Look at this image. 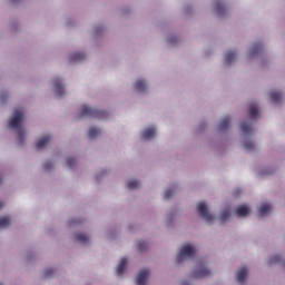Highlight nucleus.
I'll list each match as a JSON object with an SVG mask.
<instances>
[{"instance_id": "16", "label": "nucleus", "mask_w": 285, "mask_h": 285, "mask_svg": "<svg viewBox=\"0 0 285 285\" xmlns=\"http://www.w3.org/2000/svg\"><path fill=\"white\" fill-rule=\"evenodd\" d=\"M237 59V53L235 51H229L225 56V63L229 65L233 63Z\"/></svg>"}, {"instance_id": "11", "label": "nucleus", "mask_w": 285, "mask_h": 285, "mask_svg": "<svg viewBox=\"0 0 285 285\" xmlns=\"http://www.w3.org/2000/svg\"><path fill=\"white\" fill-rule=\"evenodd\" d=\"M269 99L272 104H279V101L284 99V95H282V92L279 91H272L269 94Z\"/></svg>"}, {"instance_id": "37", "label": "nucleus", "mask_w": 285, "mask_h": 285, "mask_svg": "<svg viewBox=\"0 0 285 285\" xmlns=\"http://www.w3.org/2000/svg\"><path fill=\"white\" fill-rule=\"evenodd\" d=\"M2 179L0 178V184H1Z\"/></svg>"}, {"instance_id": "19", "label": "nucleus", "mask_w": 285, "mask_h": 285, "mask_svg": "<svg viewBox=\"0 0 285 285\" xmlns=\"http://www.w3.org/2000/svg\"><path fill=\"white\" fill-rule=\"evenodd\" d=\"M228 126H230V117H225L222 119L219 124L220 130H228Z\"/></svg>"}, {"instance_id": "20", "label": "nucleus", "mask_w": 285, "mask_h": 285, "mask_svg": "<svg viewBox=\"0 0 285 285\" xmlns=\"http://www.w3.org/2000/svg\"><path fill=\"white\" fill-rule=\"evenodd\" d=\"M259 52H262V43L253 45L249 57H255V55H259Z\"/></svg>"}, {"instance_id": "7", "label": "nucleus", "mask_w": 285, "mask_h": 285, "mask_svg": "<svg viewBox=\"0 0 285 285\" xmlns=\"http://www.w3.org/2000/svg\"><path fill=\"white\" fill-rule=\"evenodd\" d=\"M235 214L237 217H246V215H250V207L242 205L235 209Z\"/></svg>"}, {"instance_id": "28", "label": "nucleus", "mask_w": 285, "mask_h": 285, "mask_svg": "<svg viewBox=\"0 0 285 285\" xmlns=\"http://www.w3.org/2000/svg\"><path fill=\"white\" fill-rule=\"evenodd\" d=\"M137 248L140 252L146 250V248H148V243H146V240H138Z\"/></svg>"}, {"instance_id": "10", "label": "nucleus", "mask_w": 285, "mask_h": 285, "mask_svg": "<svg viewBox=\"0 0 285 285\" xmlns=\"http://www.w3.org/2000/svg\"><path fill=\"white\" fill-rule=\"evenodd\" d=\"M157 135V129L155 127H149L145 129V131L141 135V138L147 140V139H153Z\"/></svg>"}, {"instance_id": "3", "label": "nucleus", "mask_w": 285, "mask_h": 285, "mask_svg": "<svg viewBox=\"0 0 285 285\" xmlns=\"http://www.w3.org/2000/svg\"><path fill=\"white\" fill-rule=\"evenodd\" d=\"M195 255V246L185 245L181 247L180 253L176 256L177 264H181L184 259H188Z\"/></svg>"}, {"instance_id": "13", "label": "nucleus", "mask_w": 285, "mask_h": 285, "mask_svg": "<svg viewBox=\"0 0 285 285\" xmlns=\"http://www.w3.org/2000/svg\"><path fill=\"white\" fill-rule=\"evenodd\" d=\"M126 266H128V258H121L116 269L117 275L119 276L124 275V272L126 271Z\"/></svg>"}, {"instance_id": "12", "label": "nucleus", "mask_w": 285, "mask_h": 285, "mask_svg": "<svg viewBox=\"0 0 285 285\" xmlns=\"http://www.w3.org/2000/svg\"><path fill=\"white\" fill-rule=\"evenodd\" d=\"M248 277V269L246 267H240L236 273V279L238 282H244Z\"/></svg>"}, {"instance_id": "25", "label": "nucleus", "mask_w": 285, "mask_h": 285, "mask_svg": "<svg viewBox=\"0 0 285 285\" xmlns=\"http://www.w3.org/2000/svg\"><path fill=\"white\" fill-rule=\"evenodd\" d=\"M244 148L247 153H253V150H255V144L250 140H246L244 142Z\"/></svg>"}, {"instance_id": "33", "label": "nucleus", "mask_w": 285, "mask_h": 285, "mask_svg": "<svg viewBox=\"0 0 285 285\" xmlns=\"http://www.w3.org/2000/svg\"><path fill=\"white\" fill-rule=\"evenodd\" d=\"M55 273V269L48 268L45 271V277H50Z\"/></svg>"}, {"instance_id": "36", "label": "nucleus", "mask_w": 285, "mask_h": 285, "mask_svg": "<svg viewBox=\"0 0 285 285\" xmlns=\"http://www.w3.org/2000/svg\"><path fill=\"white\" fill-rule=\"evenodd\" d=\"M170 41V43H173V40H169Z\"/></svg>"}, {"instance_id": "24", "label": "nucleus", "mask_w": 285, "mask_h": 285, "mask_svg": "<svg viewBox=\"0 0 285 285\" xmlns=\"http://www.w3.org/2000/svg\"><path fill=\"white\" fill-rule=\"evenodd\" d=\"M100 130L95 128V127H91L88 131V137L89 139H95V137H98V135H100Z\"/></svg>"}, {"instance_id": "18", "label": "nucleus", "mask_w": 285, "mask_h": 285, "mask_svg": "<svg viewBox=\"0 0 285 285\" xmlns=\"http://www.w3.org/2000/svg\"><path fill=\"white\" fill-rule=\"evenodd\" d=\"M86 59V53L77 52L70 56V61H83Z\"/></svg>"}, {"instance_id": "8", "label": "nucleus", "mask_w": 285, "mask_h": 285, "mask_svg": "<svg viewBox=\"0 0 285 285\" xmlns=\"http://www.w3.org/2000/svg\"><path fill=\"white\" fill-rule=\"evenodd\" d=\"M51 139H52V137H50V136H45V137L40 138L36 142V148L38 150H41V148H46L50 144Z\"/></svg>"}, {"instance_id": "4", "label": "nucleus", "mask_w": 285, "mask_h": 285, "mask_svg": "<svg viewBox=\"0 0 285 285\" xmlns=\"http://www.w3.org/2000/svg\"><path fill=\"white\" fill-rule=\"evenodd\" d=\"M198 214L205 219V222H213L214 217L208 212V206H206L205 202H200L198 204Z\"/></svg>"}, {"instance_id": "27", "label": "nucleus", "mask_w": 285, "mask_h": 285, "mask_svg": "<svg viewBox=\"0 0 285 285\" xmlns=\"http://www.w3.org/2000/svg\"><path fill=\"white\" fill-rule=\"evenodd\" d=\"M140 183L139 180H131L127 184L129 190H135V188H139Z\"/></svg>"}, {"instance_id": "29", "label": "nucleus", "mask_w": 285, "mask_h": 285, "mask_svg": "<svg viewBox=\"0 0 285 285\" xmlns=\"http://www.w3.org/2000/svg\"><path fill=\"white\" fill-rule=\"evenodd\" d=\"M230 218V210L226 209L220 214V220L226 222Z\"/></svg>"}, {"instance_id": "34", "label": "nucleus", "mask_w": 285, "mask_h": 285, "mask_svg": "<svg viewBox=\"0 0 285 285\" xmlns=\"http://www.w3.org/2000/svg\"><path fill=\"white\" fill-rule=\"evenodd\" d=\"M281 259H282L281 256H279V255H276V256H274V257L272 258L271 263L273 264V263H275V262H279Z\"/></svg>"}, {"instance_id": "22", "label": "nucleus", "mask_w": 285, "mask_h": 285, "mask_svg": "<svg viewBox=\"0 0 285 285\" xmlns=\"http://www.w3.org/2000/svg\"><path fill=\"white\" fill-rule=\"evenodd\" d=\"M216 12L217 14H224L226 12V7L222 0L216 1Z\"/></svg>"}, {"instance_id": "17", "label": "nucleus", "mask_w": 285, "mask_h": 285, "mask_svg": "<svg viewBox=\"0 0 285 285\" xmlns=\"http://www.w3.org/2000/svg\"><path fill=\"white\" fill-rule=\"evenodd\" d=\"M240 130L244 135H250L253 132V126L248 125V122H242Z\"/></svg>"}, {"instance_id": "32", "label": "nucleus", "mask_w": 285, "mask_h": 285, "mask_svg": "<svg viewBox=\"0 0 285 285\" xmlns=\"http://www.w3.org/2000/svg\"><path fill=\"white\" fill-rule=\"evenodd\" d=\"M52 168H53L52 161L45 163V170H52Z\"/></svg>"}, {"instance_id": "6", "label": "nucleus", "mask_w": 285, "mask_h": 285, "mask_svg": "<svg viewBox=\"0 0 285 285\" xmlns=\"http://www.w3.org/2000/svg\"><path fill=\"white\" fill-rule=\"evenodd\" d=\"M53 88H55V95L58 97H63L66 95V89L63 88V83L61 82V79L57 78L53 81Z\"/></svg>"}, {"instance_id": "26", "label": "nucleus", "mask_w": 285, "mask_h": 285, "mask_svg": "<svg viewBox=\"0 0 285 285\" xmlns=\"http://www.w3.org/2000/svg\"><path fill=\"white\" fill-rule=\"evenodd\" d=\"M136 90H137L138 92H144V90H146V81H144V80H138V81L136 82Z\"/></svg>"}, {"instance_id": "9", "label": "nucleus", "mask_w": 285, "mask_h": 285, "mask_svg": "<svg viewBox=\"0 0 285 285\" xmlns=\"http://www.w3.org/2000/svg\"><path fill=\"white\" fill-rule=\"evenodd\" d=\"M271 210H273V206L271 204H263L258 208V217H266Z\"/></svg>"}, {"instance_id": "31", "label": "nucleus", "mask_w": 285, "mask_h": 285, "mask_svg": "<svg viewBox=\"0 0 285 285\" xmlns=\"http://www.w3.org/2000/svg\"><path fill=\"white\" fill-rule=\"evenodd\" d=\"M76 164H77V159H75V158H67V166H68V168L75 167Z\"/></svg>"}, {"instance_id": "15", "label": "nucleus", "mask_w": 285, "mask_h": 285, "mask_svg": "<svg viewBox=\"0 0 285 285\" xmlns=\"http://www.w3.org/2000/svg\"><path fill=\"white\" fill-rule=\"evenodd\" d=\"M208 275H210V272L206 267H198L194 272V277H208Z\"/></svg>"}, {"instance_id": "21", "label": "nucleus", "mask_w": 285, "mask_h": 285, "mask_svg": "<svg viewBox=\"0 0 285 285\" xmlns=\"http://www.w3.org/2000/svg\"><path fill=\"white\" fill-rule=\"evenodd\" d=\"M76 239L77 242H79L80 244H88V242L90 240V238L88 237V235L86 234H76Z\"/></svg>"}, {"instance_id": "23", "label": "nucleus", "mask_w": 285, "mask_h": 285, "mask_svg": "<svg viewBox=\"0 0 285 285\" xmlns=\"http://www.w3.org/2000/svg\"><path fill=\"white\" fill-rule=\"evenodd\" d=\"M12 220L10 219V217H0V228H8V226H10Z\"/></svg>"}, {"instance_id": "2", "label": "nucleus", "mask_w": 285, "mask_h": 285, "mask_svg": "<svg viewBox=\"0 0 285 285\" xmlns=\"http://www.w3.org/2000/svg\"><path fill=\"white\" fill-rule=\"evenodd\" d=\"M81 117H92L94 119H108V112L104 110L92 109L90 106L83 105L80 108Z\"/></svg>"}, {"instance_id": "14", "label": "nucleus", "mask_w": 285, "mask_h": 285, "mask_svg": "<svg viewBox=\"0 0 285 285\" xmlns=\"http://www.w3.org/2000/svg\"><path fill=\"white\" fill-rule=\"evenodd\" d=\"M248 115H249L250 119H258V117H259V108H257V105L252 104L249 106Z\"/></svg>"}, {"instance_id": "1", "label": "nucleus", "mask_w": 285, "mask_h": 285, "mask_svg": "<svg viewBox=\"0 0 285 285\" xmlns=\"http://www.w3.org/2000/svg\"><path fill=\"white\" fill-rule=\"evenodd\" d=\"M23 110L16 109L13 112V117L9 121V127L13 130H17L19 144H23L26 141V131L21 128V122L23 121Z\"/></svg>"}, {"instance_id": "30", "label": "nucleus", "mask_w": 285, "mask_h": 285, "mask_svg": "<svg viewBox=\"0 0 285 285\" xmlns=\"http://www.w3.org/2000/svg\"><path fill=\"white\" fill-rule=\"evenodd\" d=\"M175 195V189H167L164 194L165 199H170Z\"/></svg>"}, {"instance_id": "35", "label": "nucleus", "mask_w": 285, "mask_h": 285, "mask_svg": "<svg viewBox=\"0 0 285 285\" xmlns=\"http://www.w3.org/2000/svg\"><path fill=\"white\" fill-rule=\"evenodd\" d=\"M3 206H6V204H3L2 202H0V210H1V208H3Z\"/></svg>"}, {"instance_id": "5", "label": "nucleus", "mask_w": 285, "mask_h": 285, "mask_svg": "<svg viewBox=\"0 0 285 285\" xmlns=\"http://www.w3.org/2000/svg\"><path fill=\"white\" fill-rule=\"evenodd\" d=\"M150 275V269H141L136 277V285H146L148 277Z\"/></svg>"}]
</instances>
